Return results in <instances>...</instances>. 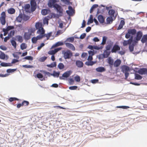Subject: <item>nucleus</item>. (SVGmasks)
<instances>
[{"label": "nucleus", "mask_w": 147, "mask_h": 147, "mask_svg": "<svg viewBox=\"0 0 147 147\" xmlns=\"http://www.w3.org/2000/svg\"><path fill=\"white\" fill-rule=\"evenodd\" d=\"M36 29L38 30L37 33L39 34H43L44 36V33L45 32L44 30L42 24L41 22H37L35 25Z\"/></svg>", "instance_id": "1"}, {"label": "nucleus", "mask_w": 147, "mask_h": 147, "mask_svg": "<svg viewBox=\"0 0 147 147\" xmlns=\"http://www.w3.org/2000/svg\"><path fill=\"white\" fill-rule=\"evenodd\" d=\"M63 53V57L65 59H69L72 55V53L69 50L64 51Z\"/></svg>", "instance_id": "2"}, {"label": "nucleus", "mask_w": 147, "mask_h": 147, "mask_svg": "<svg viewBox=\"0 0 147 147\" xmlns=\"http://www.w3.org/2000/svg\"><path fill=\"white\" fill-rule=\"evenodd\" d=\"M1 17H0V20L1 23L3 25H4L5 24L6 15L5 12H3L1 14Z\"/></svg>", "instance_id": "3"}, {"label": "nucleus", "mask_w": 147, "mask_h": 147, "mask_svg": "<svg viewBox=\"0 0 147 147\" xmlns=\"http://www.w3.org/2000/svg\"><path fill=\"white\" fill-rule=\"evenodd\" d=\"M68 10L66 11V13L69 16H71L75 13L74 10L71 6H69Z\"/></svg>", "instance_id": "4"}, {"label": "nucleus", "mask_w": 147, "mask_h": 147, "mask_svg": "<svg viewBox=\"0 0 147 147\" xmlns=\"http://www.w3.org/2000/svg\"><path fill=\"white\" fill-rule=\"evenodd\" d=\"M44 35L43 34H39L36 37H34L32 39V43H35L38 39H40L44 37Z\"/></svg>", "instance_id": "5"}, {"label": "nucleus", "mask_w": 147, "mask_h": 147, "mask_svg": "<svg viewBox=\"0 0 147 147\" xmlns=\"http://www.w3.org/2000/svg\"><path fill=\"white\" fill-rule=\"evenodd\" d=\"M14 28L13 26H9L6 29L3 28V31L4 32V36H5L7 34L8 31L10 30L13 29Z\"/></svg>", "instance_id": "6"}, {"label": "nucleus", "mask_w": 147, "mask_h": 147, "mask_svg": "<svg viewBox=\"0 0 147 147\" xmlns=\"http://www.w3.org/2000/svg\"><path fill=\"white\" fill-rule=\"evenodd\" d=\"M133 40L132 38H130L127 40H124L123 42V45L124 46H125L128 45H129L131 44Z\"/></svg>", "instance_id": "7"}, {"label": "nucleus", "mask_w": 147, "mask_h": 147, "mask_svg": "<svg viewBox=\"0 0 147 147\" xmlns=\"http://www.w3.org/2000/svg\"><path fill=\"white\" fill-rule=\"evenodd\" d=\"M62 49L61 47H59L55 49L54 50L50 51L48 52V54L51 55H54L56 53Z\"/></svg>", "instance_id": "8"}, {"label": "nucleus", "mask_w": 147, "mask_h": 147, "mask_svg": "<svg viewBox=\"0 0 147 147\" xmlns=\"http://www.w3.org/2000/svg\"><path fill=\"white\" fill-rule=\"evenodd\" d=\"M65 44L67 47L73 51L75 50V47L72 44L69 43H65Z\"/></svg>", "instance_id": "9"}, {"label": "nucleus", "mask_w": 147, "mask_h": 147, "mask_svg": "<svg viewBox=\"0 0 147 147\" xmlns=\"http://www.w3.org/2000/svg\"><path fill=\"white\" fill-rule=\"evenodd\" d=\"M76 65L79 68L82 67L83 66V62L80 60H77L76 62Z\"/></svg>", "instance_id": "10"}, {"label": "nucleus", "mask_w": 147, "mask_h": 147, "mask_svg": "<svg viewBox=\"0 0 147 147\" xmlns=\"http://www.w3.org/2000/svg\"><path fill=\"white\" fill-rule=\"evenodd\" d=\"M56 1V0H50L48 3V6L50 7H52L53 6L54 7V5L55 4Z\"/></svg>", "instance_id": "11"}, {"label": "nucleus", "mask_w": 147, "mask_h": 147, "mask_svg": "<svg viewBox=\"0 0 147 147\" xmlns=\"http://www.w3.org/2000/svg\"><path fill=\"white\" fill-rule=\"evenodd\" d=\"M142 33L141 31L138 32L136 36V40L137 41H139L140 40L141 37L142 36Z\"/></svg>", "instance_id": "12"}, {"label": "nucleus", "mask_w": 147, "mask_h": 147, "mask_svg": "<svg viewBox=\"0 0 147 147\" xmlns=\"http://www.w3.org/2000/svg\"><path fill=\"white\" fill-rule=\"evenodd\" d=\"M138 72L141 75L145 74L147 73V69L145 68L140 69L138 70Z\"/></svg>", "instance_id": "13"}, {"label": "nucleus", "mask_w": 147, "mask_h": 147, "mask_svg": "<svg viewBox=\"0 0 147 147\" xmlns=\"http://www.w3.org/2000/svg\"><path fill=\"white\" fill-rule=\"evenodd\" d=\"M122 71L123 72H127L129 70V67L126 65H124L121 67Z\"/></svg>", "instance_id": "14"}, {"label": "nucleus", "mask_w": 147, "mask_h": 147, "mask_svg": "<svg viewBox=\"0 0 147 147\" xmlns=\"http://www.w3.org/2000/svg\"><path fill=\"white\" fill-rule=\"evenodd\" d=\"M64 44L63 42L62 41H59L56 43L55 45H54L51 47V49L56 47L60 46H61Z\"/></svg>", "instance_id": "15"}, {"label": "nucleus", "mask_w": 147, "mask_h": 147, "mask_svg": "<svg viewBox=\"0 0 147 147\" xmlns=\"http://www.w3.org/2000/svg\"><path fill=\"white\" fill-rule=\"evenodd\" d=\"M54 7L55 8L57 11L59 13L62 12V9L61 7L59 5L56 4L54 5Z\"/></svg>", "instance_id": "16"}, {"label": "nucleus", "mask_w": 147, "mask_h": 147, "mask_svg": "<svg viewBox=\"0 0 147 147\" xmlns=\"http://www.w3.org/2000/svg\"><path fill=\"white\" fill-rule=\"evenodd\" d=\"M110 51H108L107 50H105L102 54V55L103 56V57L104 58H107L108 57L110 54Z\"/></svg>", "instance_id": "17"}, {"label": "nucleus", "mask_w": 147, "mask_h": 147, "mask_svg": "<svg viewBox=\"0 0 147 147\" xmlns=\"http://www.w3.org/2000/svg\"><path fill=\"white\" fill-rule=\"evenodd\" d=\"M120 47L117 45H115L111 50L112 53L116 52L117 51L120 49Z\"/></svg>", "instance_id": "18"}, {"label": "nucleus", "mask_w": 147, "mask_h": 147, "mask_svg": "<svg viewBox=\"0 0 147 147\" xmlns=\"http://www.w3.org/2000/svg\"><path fill=\"white\" fill-rule=\"evenodd\" d=\"M98 21L101 23H103L105 21V19L103 16L101 15H99L98 17Z\"/></svg>", "instance_id": "19"}, {"label": "nucleus", "mask_w": 147, "mask_h": 147, "mask_svg": "<svg viewBox=\"0 0 147 147\" xmlns=\"http://www.w3.org/2000/svg\"><path fill=\"white\" fill-rule=\"evenodd\" d=\"M121 63V61L119 59H117L114 63V66L115 67H118Z\"/></svg>", "instance_id": "20"}, {"label": "nucleus", "mask_w": 147, "mask_h": 147, "mask_svg": "<svg viewBox=\"0 0 147 147\" xmlns=\"http://www.w3.org/2000/svg\"><path fill=\"white\" fill-rule=\"evenodd\" d=\"M125 24L124 21L123 20H121L120 21L119 26L117 29V30H119L121 29L123 27Z\"/></svg>", "instance_id": "21"}, {"label": "nucleus", "mask_w": 147, "mask_h": 147, "mask_svg": "<svg viewBox=\"0 0 147 147\" xmlns=\"http://www.w3.org/2000/svg\"><path fill=\"white\" fill-rule=\"evenodd\" d=\"M49 10L45 9H42L41 11L42 14L43 15H46L49 13Z\"/></svg>", "instance_id": "22"}, {"label": "nucleus", "mask_w": 147, "mask_h": 147, "mask_svg": "<svg viewBox=\"0 0 147 147\" xmlns=\"http://www.w3.org/2000/svg\"><path fill=\"white\" fill-rule=\"evenodd\" d=\"M96 70L97 71L101 72H103L105 71V69L104 67H101L96 68Z\"/></svg>", "instance_id": "23"}, {"label": "nucleus", "mask_w": 147, "mask_h": 147, "mask_svg": "<svg viewBox=\"0 0 147 147\" xmlns=\"http://www.w3.org/2000/svg\"><path fill=\"white\" fill-rule=\"evenodd\" d=\"M70 71H68L65 72L63 74L62 76L65 78L68 77L70 75Z\"/></svg>", "instance_id": "24"}, {"label": "nucleus", "mask_w": 147, "mask_h": 147, "mask_svg": "<svg viewBox=\"0 0 147 147\" xmlns=\"http://www.w3.org/2000/svg\"><path fill=\"white\" fill-rule=\"evenodd\" d=\"M127 32H128L130 34L132 35L135 34L136 33V30L135 29H129L128 30Z\"/></svg>", "instance_id": "25"}, {"label": "nucleus", "mask_w": 147, "mask_h": 147, "mask_svg": "<svg viewBox=\"0 0 147 147\" xmlns=\"http://www.w3.org/2000/svg\"><path fill=\"white\" fill-rule=\"evenodd\" d=\"M0 65L3 67L11 66H12V65L11 63H7L4 62L1 63Z\"/></svg>", "instance_id": "26"}, {"label": "nucleus", "mask_w": 147, "mask_h": 147, "mask_svg": "<svg viewBox=\"0 0 147 147\" xmlns=\"http://www.w3.org/2000/svg\"><path fill=\"white\" fill-rule=\"evenodd\" d=\"M31 34L29 32H25L24 33V37L26 39H29L30 38Z\"/></svg>", "instance_id": "27"}, {"label": "nucleus", "mask_w": 147, "mask_h": 147, "mask_svg": "<svg viewBox=\"0 0 147 147\" xmlns=\"http://www.w3.org/2000/svg\"><path fill=\"white\" fill-rule=\"evenodd\" d=\"M47 66L48 67L50 68L55 67L56 66V63L55 62H53L50 64L47 65Z\"/></svg>", "instance_id": "28"}, {"label": "nucleus", "mask_w": 147, "mask_h": 147, "mask_svg": "<svg viewBox=\"0 0 147 147\" xmlns=\"http://www.w3.org/2000/svg\"><path fill=\"white\" fill-rule=\"evenodd\" d=\"M107 24H110L113 21V18L112 16L108 17L106 19Z\"/></svg>", "instance_id": "29"}, {"label": "nucleus", "mask_w": 147, "mask_h": 147, "mask_svg": "<svg viewBox=\"0 0 147 147\" xmlns=\"http://www.w3.org/2000/svg\"><path fill=\"white\" fill-rule=\"evenodd\" d=\"M22 16L21 14H20L16 18V21L18 22H21L22 19Z\"/></svg>", "instance_id": "30"}, {"label": "nucleus", "mask_w": 147, "mask_h": 147, "mask_svg": "<svg viewBox=\"0 0 147 147\" xmlns=\"http://www.w3.org/2000/svg\"><path fill=\"white\" fill-rule=\"evenodd\" d=\"M147 40V34L146 35H144L142 37V38L141 40V42L142 43H144Z\"/></svg>", "instance_id": "31"}, {"label": "nucleus", "mask_w": 147, "mask_h": 147, "mask_svg": "<svg viewBox=\"0 0 147 147\" xmlns=\"http://www.w3.org/2000/svg\"><path fill=\"white\" fill-rule=\"evenodd\" d=\"M115 12V11L113 9H111L109 10L108 12V14L109 15L111 16H114V14Z\"/></svg>", "instance_id": "32"}, {"label": "nucleus", "mask_w": 147, "mask_h": 147, "mask_svg": "<svg viewBox=\"0 0 147 147\" xmlns=\"http://www.w3.org/2000/svg\"><path fill=\"white\" fill-rule=\"evenodd\" d=\"M96 62H93V61H88L86 62L85 63V64L88 66H92Z\"/></svg>", "instance_id": "33"}, {"label": "nucleus", "mask_w": 147, "mask_h": 147, "mask_svg": "<svg viewBox=\"0 0 147 147\" xmlns=\"http://www.w3.org/2000/svg\"><path fill=\"white\" fill-rule=\"evenodd\" d=\"M108 63L111 65H113V60L111 57H109L108 59Z\"/></svg>", "instance_id": "34"}, {"label": "nucleus", "mask_w": 147, "mask_h": 147, "mask_svg": "<svg viewBox=\"0 0 147 147\" xmlns=\"http://www.w3.org/2000/svg\"><path fill=\"white\" fill-rule=\"evenodd\" d=\"M59 72H57L54 71H53V74H51V75L53 76L54 77H58L59 76Z\"/></svg>", "instance_id": "35"}, {"label": "nucleus", "mask_w": 147, "mask_h": 147, "mask_svg": "<svg viewBox=\"0 0 147 147\" xmlns=\"http://www.w3.org/2000/svg\"><path fill=\"white\" fill-rule=\"evenodd\" d=\"M15 10L13 8H10L8 10V12L11 14H13L15 13Z\"/></svg>", "instance_id": "36"}, {"label": "nucleus", "mask_w": 147, "mask_h": 147, "mask_svg": "<svg viewBox=\"0 0 147 147\" xmlns=\"http://www.w3.org/2000/svg\"><path fill=\"white\" fill-rule=\"evenodd\" d=\"M5 54L3 53L0 51V58L1 59H5Z\"/></svg>", "instance_id": "37"}, {"label": "nucleus", "mask_w": 147, "mask_h": 147, "mask_svg": "<svg viewBox=\"0 0 147 147\" xmlns=\"http://www.w3.org/2000/svg\"><path fill=\"white\" fill-rule=\"evenodd\" d=\"M16 37L19 42H21L23 41V40L22 36L18 35Z\"/></svg>", "instance_id": "38"}, {"label": "nucleus", "mask_w": 147, "mask_h": 147, "mask_svg": "<svg viewBox=\"0 0 147 147\" xmlns=\"http://www.w3.org/2000/svg\"><path fill=\"white\" fill-rule=\"evenodd\" d=\"M36 76L37 78H38L40 79V80L41 81H42L43 80V78H42L43 76L40 73L36 75Z\"/></svg>", "instance_id": "39"}, {"label": "nucleus", "mask_w": 147, "mask_h": 147, "mask_svg": "<svg viewBox=\"0 0 147 147\" xmlns=\"http://www.w3.org/2000/svg\"><path fill=\"white\" fill-rule=\"evenodd\" d=\"M93 22V16L92 15H90V19L88 20L87 24H89V23H92Z\"/></svg>", "instance_id": "40"}, {"label": "nucleus", "mask_w": 147, "mask_h": 147, "mask_svg": "<svg viewBox=\"0 0 147 147\" xmlns=\"http://www.w3.org/2000/svg\"><path fill=\"white\" fill-rule=\"evenodd\" d=\"M27 47L26 45L24 43H22L20 45L21 49L22 50L25 49Z\"/></svg>", "instance_id": "41"}, {"label": "nucleus", "mask_w": 147, "mask_h": 147, "mask_svg": "<svg viewBox=\"0 0 147 147\" xmlns=\"http://www.w3.org/2000/svg\"><path fill=\"white\" fill-rule=\"evenodd\" d=\"M74 40V38L73 37H69V38H67L66 40L65 41V42H73Z\"/></svg>", "instance_id": "42"}, {"label": "nucleus", "mask_w": 147, "mask_h": 147, "mask_svg": "<svg viewBox=\"0 0 147 147\" xmlns=\"http://www.w3.org/2000/svg\"><path fill=\"white\" fill-rule=\"evenodd\" d=\"M142 77L140 75L136 74L135 75V78L136 80H140L142 79Z\"/></svg>", "instance_id": "43"}, {"label": "nucleus", "mask_w": 147, "mask_h": 147, "mask_svg": "<svg viewBox=\"0 0 147 147\" xmlns=\"http://www.w3.org/2000/svg\"><path fill=\"white\" fill-rule=\"evenodd\" d=\"M23 59H25L30 61H32L33 60V58L31 56H27L23 58Z\"/></svg>", "instance_id": "44"}, {"label": "nucleus", "mask_w": 147, "mask_h": 147, "mask_svg": "<svg viewBox=\"0 0 147 147\" xmlns=\"http://www.w3.org/2000/svg\"><path fill=\"white\" fill-rule=\"evenodd\" d=\"M14 31L11 30L10 32V33L8 34V36L11 38L14 35Z\"/></svg>", "instance_id": "45"}, {"label": "nucleus", "mask_w": 147, "mask_h": 147, "mask_svg": "<svg viewBox=\"0 0 147 147\" xmlns=\"http://www.w3.org/2000/svg\"><path fill=\"white\" fill-rule=\"evenodd\" d=\"M12 45L16 48V41L14 40H11V41Z\"/></svg>", "instance_id": "46"}, {"label": "nucleus", "mask_w": 147, "mask_h": 147, "mask_svg": "<svg viewBox=\"0 0 147 147\" xmlns=\"http://www.w3.org/2000/svg\"><path fill=\"white\" fill-rule=\"evenodd\" d=\"M58 67L59 69H61L64 68V65L62 63H60L58 65Z\"/></svg>", "instance_id": "47"}, {"label": "nucleus", "mask_w": 147, "mask_h": 147, "mask_svg": "<svg viewBox=\"0 0 147 147\" xmlns=\"http://www.w3.org/2000/svg\"><path fill=\"white\" fill-rule=\"evenodd\" d=\"M107 40V37L104 36L102 37V40L101 43L102 45H104L105 44Z\"/></svg>", "instance_id": "48"}, {"label": "nucleus", "mask_w": 147, "mask_h": 147, "mask_svg": "<svg viewBox=\"0 0 147 147\" xmlns=\"http://www.w3.org/2000/svg\"><path fill=\"white\" fill-rule=\"evenodd\" d=\"M51 34H52L51 32H50L47 34H45V33H44V34L45 35L44 36V37L45 36L46 37H47V39L48 40L51 36Z\"/></svg>", "instance_id": "49"}, {"label": "nucleus", "mask_w": 147, "mask_h": 147, "mask_svg": "<svg viewBox=\"0 0 147 147\" xmlns=\"http://www.w3.org/2000/svg\"><path fill=\"white\" fill-rule=\"evenodd\" d=\"M16 69H9L7 70V72L8 73H12L15 71Z\"/></svg>", "instance_id": "50"}, {"label": "nucleus", "mask_w": 147, "mask_h": 147, "mask_svg": "<svg viewBox=\"0 0 147 147\" xmlns=\"http://www.w3.org/2000/svg\"><path fill=\"white\" fill-rule=\"evenodd\" d=\"M74 79L77 82H79L80 81V77L77 76L74 77Z\"/></svg>", "instance_id": "51"}, {"label": "nucleus", "mask_w": 147, "mask_h": 147, "mask_svg": "<svg viewBox=\"0 0 147 147\" xmlns=\"http://www.w3.org/2000/svg\"><path fill=\"white\" fill-rule=\"evenodd\" d=\"M47 58L46 57H43L40 58L39 59V61L41 62L44 61Z\"/></svg>", "instance_id": "52"}, {"label": "nucleus", "mask_w": 147, "mask_h": 147, "mask_svg": "<svg viewBox=\"0 0 147 147\" xmlns=\"http://www.w3.org/2000/svg\"><path fill=\"white\" fill-rule=\"evenodd\" d=\"M22 66L26 68H32L33 67V66L29 65H22Z\"/></svg>", "instance_id": "53"}, {"label": "nucleus", "mask_w": 147, "mask_h": 147, "mask_svg": "<svg viewBox=\"0 0 147 147\" xmlns=\"http://www.w3.org/2000/svg\"><path fill=\"white\" fill-rule=\"evenodd\" d=\"M129 48L130 51L132 52L133 51L134 49V47L133 45H129Z\"/></svg>", "instance_id": "54"}, {"label": "nucleus", "mask_w": 147, "mask_h": 147, "mask_svg": "<svg viewBox=\"0 0 147 147\" xmlns=\"http://www.w3.org/2000/svg\"><path fill=\"white\" fill-rule=\"evenodd\" d=\"M77 87H78L76 86H71L69 87V89L71 90H75L77 88Z\"/></svg>", "instance_id": "55"}, {"label": "nucleus", "mask_w": 147, "mask_h": 147, "mask_svg": "<svg viewBox=\"0 0 147 147\" xmlns=\"http://www.w3.org/2000/svg\"><path fill=\"white\" fill-rule=\"evenodd\" d=\"M112 48V46L111 45H107L106 47V50L107 51L110 50Z\"/></svg>", "instance_id": "56"}, {"label": "nucleus", "mask_w": 147, "mask_h": 147, "mask_svg": "<svg viewBox=\"0 0 147 147\" xmlns=\"http://www.w3.org/2000/svg\"><path fill=\"white\" fill-rule=\"evenodd\" d=\"M86 33H83V34H82L80 36V38L81 39H83L86 36Z\"/></svg>", "instance_id": "57"}, {"label": "nucleus", "mask_w": 147, "mask_h": 147, "mask_svg": "<svg viewBox=\"0 0 147 147\" xmlns=\"http://www.w3.org/2000/svg\"><path fill=\"white\" fill-rule=\"evenodd\" d=\"M117 107L118 108L123 109H127L129 108V107H128V106H117Z\"/></svg>", "instance_id": "58"}, {"label": "nucleus", "mask_w": 147, "mask_h": 147, "mask_svg": "<svg viewBox=\"0 0 147 147\" xmlns=\"http://www.w3.org/2000/svg\"><path fill=\"white\" fill-rule=\"evenodd\" d=\"M43 22L44 24H46L48 25V19L46 18H45V19L43 20Z\"/></svg>", "instance_id": "59"}, {"label": "nucleus", "mask_w": 147, "mask_h": 147, "mask_svg": "<svg viewBox=\"0 0 147 147\" xmlns=\"http://www.w3.org/2000/svg\"><path fill=\"white\" fill-rule=\"evenodd\" d=\"M0 48L2 50L5 51L7 49V48L5 46L1 45L0 46Z\"/></svg>", "instance_id": "60"}, {"label": "nucleus", "mask_w": 147, "mask_h": 147, "mask_svg": "<svg viewBox=\"0 0 147 147\" xmlns=\"http://www.w3.org/2000/svg\"><path fill=\"white\" fill-rule=\"evenodd\" d=\"M22 105H24L25 106H27L29 104V102L26 101H24L22 103Z\"/></svg>", "instance_id": "61"}, {"label": "nucleus", "mask_w": 147, "mask_h": 147, "mask_svg": "<svg viewBox=\"0 0 147 147\" xmlns=\"http://www.w3.org/2000/svg\"><path fill=\"white\" fill-rule=\"evenodd\" d=\"M44 45H45V44L44 43H41L40 44V45L38 47V48H37L38 50H40Z\"/></svg>", "instance_id": "62"}, {"label": "nucleus", "mask_w": 147, "mask_h": 147, "mask_svg": "<svg viewBox=\"0 0 147 147\" xmlns=\"http://www.w3.org/2000/svg\"><path fill=\"white\" fill-rule=\"evenodd\" d=\"M74 81L72 78H70L69 79V83L70 85H72L74 84Z\"/></svg>", "instance_id": "63"}, {"label": "nucleus", "mask_w": 147, "mask_h": 147, "mask_svg": "<svg viewBox=\"0 0 147 147\" xmlns=\"http://www.w3.org/2000/svg\"><path fill=\"white\" fill-rule=\"evenodd\" d=\"M130 36H131V35H130V34L128 32L127 33H126L125 34V37L127 39V38H129Z\"/></svg>", "instance_id": "64"}]
</instances>
